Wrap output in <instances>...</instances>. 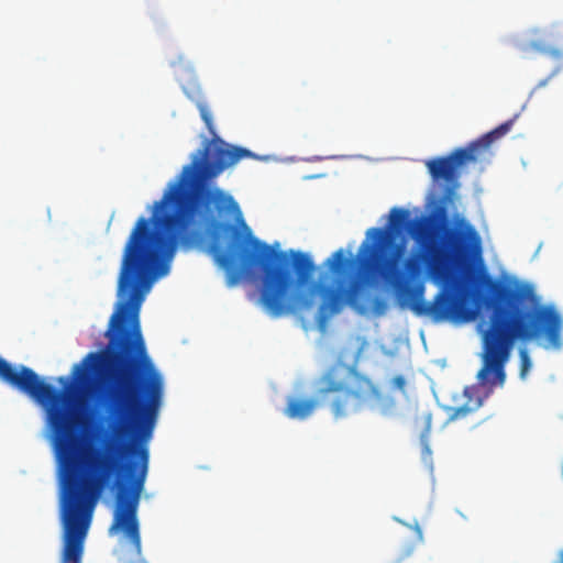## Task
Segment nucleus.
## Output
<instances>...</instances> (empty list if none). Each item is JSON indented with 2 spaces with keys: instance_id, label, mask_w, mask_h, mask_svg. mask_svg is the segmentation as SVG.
Returning a JSON list of instances; mask_svg holds the SVG:
<instances>
[{
  "instance_id": "f257e3e1",
  "label": "nucleus",
  "mask_w": 563,
  "mask_h": 563,
  "mask_svg": "<svg viewBox=\"0 0 563 563\" xmlns=\"http://www.w3.org/2000/svg\"><path fill=\"white\" fill-rule=\"evenodd\" d=\"M455 231L434 219L410 220L409 211H390V230L371 228L360 246L363 273H355V260L340 249L327 260L339 276L338 288H327L324 307L332 313L347 305L358 313L368 309L366 286L371 276L389 285L401 307L434 322L470 321L475 310L470 302L489 309L482 332L481 386L492 389L506 382V364L515 343L545 338L553 347L562 345L563 319L555 307L540 305L528 284L508 286L485 271L468 267L462 275L446 238Z\"/></svg>"
},
{
  "instance_id": "f03ea898",
  "label": "nucleus",
  "mask_w": 563,
  "mask_h": 563,
  "mask_svg": "<svg viewBox=\"0 0 563 563\" xmlns=\"http://www.w3.org/2000/svg\"><path fill=\"white\" fill-rule=\"evenodd\" d=\"M89 375L59 377L57 389L38 375H0V380L27 395L46 410L62 486L64 547L60 563H81L92 510L102 492L117 485L110 533L121 532L142 553L137 510L144 489L152 438L163 400L162 375H102L103 405L115 435H129L121 446L110 435L81 445V417L70 407Z\"/></svg>"
},
{
  "instance_id": "7ed1b4c3",
  "label": "nucleus",
  "mask_w": 563,
  "mask_h": 563,
  "mask_svg": "<svg viewBox=\"0 0 563 563\" xmlns=\"http://www.w3.org/2000/svg\"><path fill=\"white\" fill-rule=\"evenodd\" d=\"M316 399L290 398L284 410L290 419L305 420L319 404L329 406L335 419L362 410L369 401L380 399L379 389L372 380L352 367L335 363L316 380Z\"/></svg>"
},
{
  "instance_id": "20e7f679",
  "label": "nucleus",
  "mask_w": 563,
  "mask_h": 563,
  "mask_svg": "<svg viewBox=\"0 0 563 563\" xmlns=\"http://www.w3.org/2000/svg\"><path fill=\"white\" fill-rule=\"evenodd\" d=\"M511 125L512 120H509L471 142L465 147L455 148L446 156L434 157L427 161L426 166L431 178L434 181H444L448 185L441 199L442 202L446 203L452 200L460 177L459 168L470 163L487 161L492 154L490 146L493 142L507 134Z\"/></svg>"
},
{
  "instance_id": "39448f33",
  "label": "nucleus",
  "mask_w": 563,
  "mask_h": 563,
  "mask_svg": "<svg viewBox=\"0 0 563 563\" xmlns=\"http://www.w3.org/2000/svg\"><path fill=\"white\" fill-rule=\"evenodd\" d=\"M461 240L463 242L462 249L464 253H468L473 256L481 255V238L474 228L468 227L464 233H461Z\"/></svg>"
},
{
  "instance_id": "423d86ee",
  "label": "nucleus",
  "mask_w": 563,
  "mask_h": 563,
  "mask_svg": "<svg viewBox=\"0 0 563 563\" xmlns=\"http://www.w3.org/2000/svg\"><path fill=\"white\" fill-rule=\"evenodd\" d=\"M482 402H483L482 399H477L474 405H471L470 401H468L464 406L457 408L455 410L454 415L451 416V419H455V418H459L461 416H465L466 413H468V412L477 409L478 407H481Z\"/></svg>"
},
{
  "instance_id": "0eeeda50",
  "label": "nucleus",
  "mask_w": 563,
  "mask_h": 563,
  "mask_svg": "<svg viewBox=\"0 0 563 563\" xmlns=\"http://www.w3.org/2000/svg\"><path fill=\"white\" fill-rule=\"evenodd\" d=\"M520 358H521V376L525 375V373L530 367V360L526 351L520 352Z\"/></svg>"
},
{
  "instance_id": "6e6552de",
  "label": "nucleus",
  "mask_w": 563,
  "mask_h": 563,
  "mask_svg": "<svg viewBox=\"0 0 563 563\" xmlns=\"http://www.w3.org/2000/svg\"><path fill=\"white\" fill-rule=\"evenodd\" d=\"M393 385L399 390H404L406 386V379L404 376L398 375L393 378Z\"/></svg>"
},
{
  "instance_id": "1a4fd4ad",
  "label": "nucleus",
  "mask_w": 563,
  "mask_h": 563,
  "mask_svg": "<svg viewBox=\"0 0 563 563\" xmlns=\"http://www.w3.org/2000/svg\"><path fill=\"white\" fill-rule=\"evenodd\" d=\"M426 422H427V429L429 430L430 426H431V417L430 416L427 417Z\"/></svg>"
},
{
  "instance_id": "9d476101",
  "label": "nucleus",
  "mask_w": 563,
  "mask_h": 563,
  "mask_svg": "<svg viewBox=\"0 0 563 563\" xmlns=\"http://www.w3.org/2000/svg\"><path fill=\"white\" fill-rule=\"evenodd\" d=\"M556 563H563V551L561 552L559 561Z\"/></svg>"
},
{
  "instance_id": "9b49d317",
  "label": "nucleus",
  "mask_w": 563,
  "mask_h": 563,
  "mask_svg": "<svg viewBox=\"0 0 563 563\" xmlns=\"http://www.w3.org/2000/svg\"><path fill=\"white\" fill-rule=\"evenodd\" d=\"M418 534H419V538L421 539V530L418 528Z\"/></svg>"
}]
</instances>
